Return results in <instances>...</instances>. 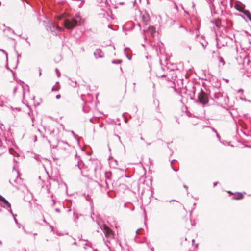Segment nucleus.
<instances>
[{
    "label": "nucleus",
    "mask_w": 251,
    "mask_h": 251,
    "mask_svg": "<svg viewBox=\"0 0 251 251\" xmlns=\"http://www.w3.org/2000/svg\"><path fill=\"white\" fill-rule=\"evenodd\" d=\"M221 84L218 82L215 86L213 91L210 92V96L212 99L217 104L220 105H228L229 98L226 94L224 95L220 91Z\"/></svg>",
    "instance_id": "f257e3e1"
},
{
    "label": "nucleus",
    "mask_w": 251,
    "mask_h": 251,
    "mask_svg": "<svg viewBox=\"0 0 251 251\" xmlns=\"http://www.w3.org/2000/svg\"><path fill=\"white\" fill-rule=\"evenodd\" d=\"M81 18L79 15H76L75 18L65 19L63 21V27L68 30H72L81 22Z\"/></svg>",
    "instance_id": "f03ea898"
},
{
    "label": "nucleus",
    "mask_w": 251,
    "mask_h": 251,
    "mask_svg": "<svg viewBox=\"0 0 251 251\" xmlns=\"http://www.w3.org/2000/svg\"><path fill=\"white\" fill-rule=\"evenodd\" d=\"M197 102L205 105L208 103L209 97L208 94L205 92L201 88H200V91L198 94Z\"/></svg>",
    "instance_id": "7ed1b4c3"
},
{
    "label": "nucleus",
    "mask_w": 251,
    "mask_h": 251,
    "mask_svg": "<svg viewBox=\"0 0 251 251\" xmlns=\"http://www.w3.org/2000/svg\"><path fill=\"white\" fill-rule=\"evenodd\" d=\"M47 29L50 31L53 34L57 35L58 32L61 31L63 29L57 25L56 24L52 22H50L47 25Z\"/></svg>",
    "instance_id": "20e7f679"
},
{
    "label": "nucleus",
    "mask_w": 251,
    "mask_h": 251,
    "mask_svg": "<svg viewBox=\"0 0 251 251\" xmlns=\"http://www.w3.org/2000/svg\"><path fill=\"white\" fill-rule=\"evenodd\" d=\"M0 205L1 206L3 207L4 208H6L8 209V211L11 213L12 216H14V214L12 212L11 208V204L8 202V201L5 199L4 197L0 195Z\"/></svg>",
    "instance_id": "39448f33"
},
{
    "label": "nucleus",
    "mask_w": 251,
    "mask_h": 251,
    "mask_svg": "<svg viewBox=\"0 0 251 251\" xmlns=\"http://www.w3.org/2000/svg\"><path fill=\"white\" fill-rule=\"evenodd\" d=\"M99 226L100 228L103 230L106 237L110 239L114 238V234L113 231L107 225L103 224L102 227Z\"/></svg>",
    "instance_id": "423d86ee"
},
{
    "label": "nucleus",
    "mask_w": 251,
    "mask_h": 251,
    "mask_svg": "<svg viewBox=\"0 0 251 251\" xmlns=\"http://www.w3.org/2000/svg\"><path fill=\"white\" fill-rule=\"evenodd\" d=\"M94 55L96 58H103L104 57V53L100 49H97L94 53Z\"/></svg>",
    "instance_id": "0eeeda50"
},
{
    "label": "nucleus",
    "mask_w": 251,
    "mask_h": 251,
    "mask_svg": "<svg viewBox=\"0 0 251 251\" xmlns=\"http://www.w3.org/2000/svg\"><path fill=\"white\" fill-rule=\"evenodd\" d=\"M86 243L83 245V248L84 250H87L88 247L92 248V243L91 241L88 240H84Z\"/></svg>",
    "instance_id": "6e6552de"
},
{
    "label": "nucleus",
    "mask_w": 251,
    "mask_h": 251,
    "mask_svg": "<svg viewBox=\"0 0 251 251\" xmlns=\"http://www.w3.org/2000/svg\"><path fill=\"white\" fill-rule=\"evenodd\" d=\"M241 12L245 15L248 19L251 22V14L248 10L243 9V11H241Z\"/></svg>",
    "instance_id": "1a4fd4ad"
},
{
    "label": "nucleus",
    "mask_w": 251,
    "mask_h": 251,
    "mask_svg": "<svg viewBox=\"0 0 251 251\" xmlns=\"http://www.w3.org/2000/svg\"><path fill=\"white\" fill-rule=\"evenodd\" d=\"M244 195L242 193L240 192H237L235 196L233 197V199L234 200H241L243 199Z\"/></svg>",
    "instance_id": "9d476101"
},
{
    "label": "nucleus",
    "mask_w": 251,
    "mask_h": 251,
    "mask_svg": "<svg viewBox=\"0 0 251 251\" xmlns=\"http://www.w3.org/2000/svg\"><path fill=\"white\" fill-rule=\"evenodd\" d=\"M148 30L150 32V34L152 37H154V34L155 33V28L152 26H149L148 27Z\"/></svg>",
    "instance_id": "9b49d317"
},
{
    "label": "nucleus",
    "mask_w": 251,
    "mask_h": 251,
    "mask_svg": "<svg viewBox=\"0 0 251 251\" xmlns=\"http://www.w3.org/2000/svg\"><path fill=\"white\" fill-rule=\"evenodd\" d=\"M142 19L143 22L147 24L149 19V16L148 15H143L142 16Z\"/></svg>",
    "instance_id": "f8f14e48"
},
{
    "label": "nucleus",
    "mask_w": 251,
    "mask_h": 251,
    "mask_svg": "<svg viewBox=\"0 0 251 251\" xmlns=\"http://www.w3.org/2000/svg\"><path fill=\"white\" fill-rule=\"evenodd\" d=\"M245 5H244L243 4H241V5L240 6H238L237 5L235 6V8H236V9L240 12H241V11H243V9H245Z\"/></svg>",
    "instance_id": "ddd939ff"
},
{
    "label": "nucleus",
    "mask_w": 251,
    "mask_h": 251,
    "mask_svg": "<svg viewBox=\"0 0 251 251\" xmlns=\"http://www.w3.org/2000/svg\"><path fill=\"white\" fill-rule=\"evenodd\" d=\"M16 53H17V59L16 61V65L15 67V69H16L17 68L18 65L19 63V58L21 57V54L20 53H19L17 50H15Z\"/></svg>",
    "instance_id": "4468645a"
},
{
    "label": "nucleus",
    "mask_w": 251,
    "mask_h": 251,
    "mask_svg": "<svg viewBox=\"0 0 251 251\" xmlns=\"http://www.w3.org/2000/svg\"><path fill=\"white\" fill-rule=\"evenodd\" d=\"M218 59L219 60V62L222 64L223 66L225 64V61H224V59L222 57H221L220 56H218Z\"/></svg>",
    "instance_id": "2eb2a0df"
},
{
    "label": "nucleus",
    "mask_w": 251,
    "mask_h": 251,
    "mask_svg": "<svg viewBox=\"0 0 251 251\" xmlns=\"http://www.w3.org/2000/svg\"><path fill=\"white\" fill-rule=\"evenodd\" d=\"M215 26L218 27L220 28L221 26V22L220 20H216L214 22Z\"/></svg>",
    "instance_id": "dca6fc26"
},
{
    "label": "nucleus",
    "mask_w": 251,
    "mask_h": 251,
    "mask_svg": "<svg viewBox=\"0 0 251 251\" xmlns=\"http://www.w3.org/2000/svg\"><path fill=\"white\" fill-rule=\"evenodd\" d=\"M122 62V60L121 59H118V60H113L112 61V63L113 64H120Z\"/></svg>",
    "instance_id": "f3484780"
},
{
    "label": "nucleus",
    "mask_w": 251,
    "mask_h": 251,
    "mask_svg": "<svg viewBox=\"0 0 251 251\" xmlns=\"http://www.w3.org/2000/svg\"><path fill=\"white\" fill-rule=\"evenodd\" d=\"M105 178H106V179L107 180H111L110 174H108L107 172H105Z\"/></svg>",
    "instance_id": "a211bd4d"
},
{
    "label": "nucleus",
    "mask_w": 251,
    "mask_h": 251,
    "mask_svg": "<svg viewBox=\"0 0 251 251\" xmlns=\"http://www.w3.org/2000/svg\"><path fill=\"white\" fill-rule=\"evenodd\" d=\"M85 199L88 201H89L90 202H92V199L91 198L90 196L89 195H87L85 196Z\"/></svg>",
    "instance_id": "6ab92c4d"
},
{
    "label": "nucleus",
    "mask_w": 251,
    "mask_h": 251,
    "mask_svg": "<svg viewBox=\"0 0 251 251\" xmlns=\"http://www.w3.org/2000/svg\"><path fill=\"white\" fill-rule=\"evenodd\" d=\"M60 89V86H53L52 89H51V91H58Z\"/></svg>",
    "instance_id": "aec40b11"
},
{
    "label": "nucleus",
    "mask_w": 251,
    "mask_h": 251,
    "mask_svg": "<svg viewBox=\"0 0 251 251\" xmlns=\"http://www.w3.org/2000/svg\"><path fill=\"white\" fill-rule=\"evenodd\" d=\"M6 30L8 31H9V32H11L13 34L16 35V33H15V31L12 28H11L10 27H7L6 28Z\"/></svg>",
    "instance_id": "412c9836"
},
{
    "label": "nucleus",
    "mask_w": 251,
    "mask_h": 251,
    "mask_svg": "<svg viewBox=\"0 0 251 251\" xmlns=\"http://www.w3.org/2000/svg\"><path fill=\"white\" fill-rule=\"evenodd\" d=\"M6 68L7 70H9L12 73L14 77L15 75H16V73L12 70H11L10 68H9V67L8 66V65L6 66Z\"/></svg>",
    "instance_id": "4be33fe9"
},
{
    "label": "nucleus",
    "mask_w": 251,
    "mask_h": 251,
    "mask_svg": "<svg viewBox=\"0 0 251 251\" xmlns=\"http://www.w3.org/2000/svg\"><path fill=\"white\" fill-rule=\"evenodd\" d=\"M0 51H2L3 53H4L6 55V60L8 61V54L3 49H0Z\"/></svg>",
    "instance_id": "5701e85b"
},
{
    "label": "nucleus",
    "mask_w": 251,
    "mask_h": 251,
    "mask_svg": "<svg viewBox=\"0 0 251 251\" xmlns=\"http://www.w3.org/2000/svg\"><path fill=\"white\" fill-rule=\"evenodd\" d=\"M191 91L193 93V95H194L195 93H196V87L193 86Z\"/></svg>",
    "instance_id": "b1692460"
},
{
    "label": "nucleus",
    "mask_w": 251,
    "mask_h": 251,
    "mask_svg": "<svg viewBox=\"0 0 251 251\" xmlns=\"http://www.w3.org/2000/svg\"><path fill=\"white\" fill-rule=\"evenodd\" d=\"M240 100H243V101H248V102H251V100H246V98H244V97H241V96L240 97Z\"/></svg>",
    "instance_id": "393cba45"
},
{
    "label": "nucleus",
    "mask_w": 251,
    "mask_h": 251,
    "mask_svg": "<svg viewBox=\"0 0 251 251\" xmlns=\"http://www.w3.org/2000/svg\"><path fill=\"white\" fill-rule=\"evenodd\" d=\"M175 160H175V159L171 161V167H172V169H173L174 171H175V172H177V171H178V170H177V169H176L175 167H173V166L172 165V162H173V161H175Z\"/></svg>",
    "instance_id": "a878e982"
},
{
    "label": "nucleus",
    "mask_w": 251,
    "mask_h": 251,
    "mask_svg": "<svg viewBox=\"0 0 251 251\" xmlns=\"http://www.w3.org/2000/svg\"><path fill=\"white\" fill-rule=\"evenodd\" d=\"M238 123L239 124H240V126H243V125H245V123L244 122V121L242 120H239L238 121Z\"/></svg>",
    "instance_id": "bb28decb"
},
{
    "label": "nucleus",
    "mask_w": 251,
    "mask_h": 251,
    "mask_svg": "<svg viewBox=\"0 0 251 251\" xmlns=\"http://www.w3.org/2000/svg\"><path fill=\"white\" fill-rule=\"evenodd\" d=\"M23 229L24 231L25 232V233H26V234H31V232L26 231L25 230V228L24 226H23Z\"/></svg>",
    "instance_id": "cd10ccee"
},
{
    "label": "nucleus",
    "mask_w": 251,
    "mask_h": 251,
    "mask_svg": "<svg viewBox=\"0 0 251 251\" xmlns=\"http://www.w3.org/2000/svg\"><path fill=\"white\" fill-rule=\"evenodd\" d=\"M201 44L202 47L204 48V49H205V48L207 45V42H205V43H203V42H201Z\"/></svg>",
    "instance_id": "c85d7f7f"
},
{
    "label": "nucleus",
    "mask_w": 251,
    "mask_h": 251,
    "mask_svg": "<svg viewBox=\"0 0 251 251\" xmlns=\"http://www.w3.org/2000/svg\"><path fill=\"white\" fill-rule=\"evenodd\" d=\"M55 71H56V73H57V75L58 77H60V75H61V74H60V73L59 72V70H58V69L56 68V69H55Z\"/></svg>",
    "instance_id": "c756f323"
},
{
    "label": "nucleus",
    "mask_w": 251,
    "mask_h": 251,
    "mask_svg": "<svg viewBox=\"0 0 251 251\" xmlns=\"http://www.w3.org/2000/svg\"><path fill=\"white\" fill-rule=\"evenodd\" d=\"M142 230V228H139L136 231V234H140V231Z\"/></svg>",
    "instance_id": "7c9ffc66"
},
{
    "label": "nucleus",
    "mask_w": 251,
    "mask_h": 251,
    "mask_svg": "<svg viewBox=\"0 0 251 251\" xmlns=\"http://www.w3.org/2000/svg\"><path fill=\"white\" fill-rule=\"evenodd\" d=\"M16 215H15V214H14V216H13V217H14V221H15V223H16L17 225H18V224H19V223H18V220H17V219L15 218V216H16Z\"/></svg>",
    "instance_id": "2f4dec72"
},
{
    "label": "nucleus",
    "mask_w": 251,
    "mask_h": 251,
    "mask_svg": "<svg viewBox=\"0 0 251 251\" xmlns=\"http://www.w3.org/2000/svg\"><path fill=\"white\" fill-rule=\"evenodd\" d=\"M78 218H79V215L78 214H76L75 215V219H74V221L75 222H76V220H77L78 219Z\"/></svg>",
    "instance_id": "473e14b6"
},
{
    "label": "nucleus",
    "mask_w": 251,
    "mask_h": 251,
    "mask_svg": "<svg viewBox=\"0 0 251 251\" xmlns=\"http://www.w3.org/2000/svg\"><path fill=\"white\" fill-rule=\"evenodd\" d=\"M17 86H15L14 88V89H13V94L14 95L16 92H17Z\"/></svg>",
    "instance_id": "72a5a7b5"
},
{
    "label": "nucleus",
    "mask_w": 251,
    "mask_h": 251,
    "mask_svg": "<svg viewBox=\"0 0 251 251\" xmlns=\"http://www.w3.org/2000/svg\"><path fill=\"white\" fill-rule=\"evenodd\" d=\"M238 93H240L241 95H243V90L242 89H239Z\"/></svg>",
    "instance_id": "f704fd0d"
},
{
    "label": "nucleus",
    "mask_w": 251,
    "mask_h": 251,
    "mask_svg": "<svg viewBox=\"0 0 251 251\" xmlns=\"http://www.w3.org/2000/svg\"><path fill=\"white\" fill-rule=\"evenodd\" d=\"M157 76L158 77H161V78H163L164 77H166V75L165 74H163L162 75H157Z\"/></svg>",
    "instance_id": "c9c22d12"
},
{
    "label": "nucleus",
    "mask_w": 251,
    "mask_h": 251,
    "mask_svg": "<svg viewBox=\"0 0 251 251\" xmlns=\"http://www.w3.org/2000/svg\"><path fill=\"white\" fill-rule=\"evenodd\" d=\"M52 203L51 206L52 207H53L55 204V201L54 200H53V199L52 200Z\"/></svg>",
    "instance_id": "e433bc0d"
},
{
    "label": "nucleus",
    "mask_w": 251,
    "mask_h": 251,
    "mask_svg": "<svg viewBox=\"0 0 251 251\" xmlns=\"http://www.w3.org/2000/svg\"><path fill=\"white\" fill-rule=\"evenodd\" d=\"M80 162L78 161V162H77V164L76 165L77 166H78V168L79 169V170H80L81 171V167L80 166Z\"/></svg>",
    "instance_id": "4c0bfd02"
},
{
    "label": "nucleus",
    "mask_w": 251,
    "mask_h": 251,
    "mask_svg": "<svg viewBox=\"0 0 251 251\" xmlns=\"http://www.w3.org/2000/svg\"><path fill=\"white\" fill-rule=\"evenodd\" d=\"M183 187L187 190V191H188V187L187 185H186L185 184H184Z\"/></svg>",
    "instance_id": "58836bf2"
},
{
    "label": "nucleus",
    "mask_w": 251,
    "mask_h": 251,
    "mask_svg": "<svg viewBox=\"0 0 251 251\" xmlns=\"http://www.w3.org/2000/svg\"><path fill=\"white\" fill-rule=\"evenodd\" d=\"M60 98H61V95H60V94L57 95L56 96V98L57 99H60Z\"/></svg>",
    "instance_id": "ea45409f"
},
{
    "label": "nucleus",
    "mask_w": 251,
    "mask_h": 251,
    "mask_svg": "<svg viewBox=\"0 0 251 251\" xmlns=\"http://www.w3.org/2000/svg\"><path fill=\"white\" fill-rule=\"evenodd\" d=\"M82 235H81V237H78L79 241H84V240H85L84 239H82Z\"/></svg>",
    "instance_id": "a19ab883"
},
{
    "label": "nucleus",
    "mask_w": 251,
    "mask_h": 251,
    "mask_svg": "<svg viewBox=\"0 0 251 251\" xmlns=\"http://www.w3.org/2000/svg\"><path fill=\"white\" fill-rule=\"evenodd\" d=\"M126 57L129 59V60H131V56H130L128 54H126Z\"/></svg>",
    "instance_id": "79ce46f5"
},
{
    "label": "nucleus",
    "mask_w": 251,
    "mask_h": 251,
    "mask_svg": "<svg viewBox=\"0 0 251 251\" xmlns=\"http://www.w3.org/2000/svg\"><path fill=\"white\" fill-rule=\"evenodd\" d=\"M216 136H217V138H218L220 140V136L219 134H218V133L217 132L216 133Z\"/></svg>",
    "instance_id": "37998d69"
},
{
    "label": "nucleus",
    "mask_w": 251,
    "mask_h": 251,
    "mask_svg": "<svg viewBox=\"0 0 251 251\" xmlns=\"http://www.w3.org/2000/svg\"><path fill=\"white\" fill-rule=\"evenodd\" d=\"M55 211L56 212H58V213H59L60 212V209L59 208H57L55 209Z\"/></svg>",
    "instance_id": "c03bdc74"
},
{
    "label": "nucleus",
    "mask_w": 251,
    "mask_h": 251,
    "mask_svg": "<svg viewBox=\"0 0 251 251\" xmlns=\"http://www.w3.org/2000/svg\"><path fill=\"white\" fill-rule=\"evenodd\" d=\"M219 183L218 182H215L213 183V186L215 187Z\"/></svg>",
    "instance_id": "a18cd8bd"
},
{
    "label": "nucleus",
    "mask_w": 251,
    "mask_h": 251,
    "mask_svg": "<svg viewBox=\"0 0 251 251\" xmlns=\"http://www.w3.org/2000/svg\"><path fill=\"white\" fill-rule=\"evenodd\" d=\"M50 227L51 229V231H53V226H50Z\"/></svg>",
    "instance_id": "49530a36"
},
{
    "label": "nucleus",
    "mask_w": 251,
    "mask_h": 251,
    "mask_svg": "<svg viewBox=\"0 0 251 251\" xmlns=\"http://www.w3.org/2000/svg\"><path fill=\"white\" fill-rule=\"evenodd\" d=\"M124 121L125 122V123H127L128 122V119L126 118H124Z\"/></svg>",
    "instance_id": "de8ad7c7"
},
{
    "label": "nucleus",
    "mask_w": 251,
    "mask_h": 251,
    "mask_svg": "<svg viewBox=\"0 0 251 251\" xmlns=\"http://www.w3.org/2000/svg\"><path fill=\"white\" fill-rule=\"evenodd\" d=\"M211 129H212V131L213 132H214L215 133L217 132V131L214 128H211Z\"/></svg>",
    "instance_id": "09e8293b"
},
{
    "label": "nucleus",
    "mask_w": 251,
    "mask_h": 251,
    "mask_svg": "<svg viewBox=\"0 0 251 251\" xmlns=\"http://www.w3.org/2000/svg\"><path fill=\"white\" fill-rule=\"evenodd\" d=\"M180 28H185V29L187 31V29H186V28H185V27H183L182 25H180Z\"/></svg>",
    "instance_id": "8fccbe9b"
},
{
    "label": "nucleus",
    "mask_w": 251,
    "mask_h": 251,
    "mask_svg": "<svg viewBox=\"0 0 251 251\" xmlns=\"http://www.w3.org/2000/svg\"><path fill=\"white\" fill-rule=\"evenodd\" d=\"M73 244H74V245H76V246H77V245H77V242H76V241H75V242L73 243Z\"/></svg>",
    "instance_id": "3c124183"
},
{
    "label": "nucleus",
    "mask_w": 251,
    "mask_h": 251,
    "mask_svg": "<svg viewBox=\"0 0 251 251\" xmlns=\"http://www.w3.org/2000/svg\"><path fill=\"white\" fill-rule=\"evenodd\" d=\"M56 84L57 85V86H60V85H59V82H58V81H57V82H56Z\"/></svg>",
    "instance_id": "603ef678"
},
{
    "label": "nucleus",
    "mask_w": 251,
    "mask_h": 251,
    "mask_svg": "<svg viewBox=\"0 0 251 251\" xmlns=\"http://www.w3.org/2000/svg\"><path fill=\"white\" fill-rule=\"evenodd\" d=\"M224 80L226 82L228 83L229 82V80L227 79H224Z\"/></svg>",
    "instance_id": "864d4df0"
},
{
    "label": "nucleus",
    "mask_w": 251,
    "mask_h": 251,
    "mask_svg": "<svg viewBox=\"0 0 251 251\" xmlns=\"http://www.w3.org/2000/svg\"><path fill=\"white\" fill-rule=\"evenodd\" d=\"M90 122H91V123H93V118H90V120H89Z\"/></svg>",
    "instance_id": "5fc2aeb1"
},
{
    "label": "nucleus",
    "mask_w": 251,
    "mask_h": 251,
    "mask_svg": "<svg viewBox=\"0 0 251 251\" xmlns=\"http://www.w3.org/2000/svg\"><path fill=\"white\" fill-rule=\"evenodd\" d=\"M41 75V69H39V75L40 76Z\"/></svg>",
    "instance_id": "6e6d98bb"
},
{
    "label": "nucleus",
    "mask_w": 251,
    "mask_h": 251,
    "mask_svg": "<svg viewBox=\"0 0 251 251\" xmlns=\"http://www.w3.org/2000/svg\"><path fill=\"white\" fill-rule=\"evenodd\" d=\"M108 27L109 28H110V29H112V28L111 26V25H108Z\"/></svg>",
    "instance_id": "4d7b16f0"
},
{
    "label": "nucleus",
    "mask_w": 251,
    "mask_h": 251,
    "mask_svg": "<svg viewBox=\"0 0 251 251\" xmlns=\"http://www.w3.org/2000/svg\"><path fill=\"white\" fill-rule=\"evenodd\" d=\"M1 146H2V142H1V140L0 139V147H1Z\"/></svg>",
    "instance_id": "13d9d810"
},
{
    "label": "nucleus",
    "mask_w": 251,
    "mask_h": 251,
    "mask_svg": "<svg viewBox=\"0 0 251 251\" xmlns=\"http://www.w3.org/2000/svg\"><path fill=\"white\" fill-rule=\"evenodd\" d=\"M93 251H98V250L96 249H93Z\"/></svg>",
    "instance_id": "bf43d9fd"
},
{
    "label": "nucleus",
    "mask_w": 251,
    "mask_h": 251,
    "mask_svg": "<svg viewBox=\"0 0 251 251\" xmlns=\"http://www.w3.org/2000/svg\"><path fill=\"white\" fill-rule=\"evenodd\" d=\"M105 183H106L107 186H108V182L107 181H105Z\"/></svg>",
    "instance_id": "052dcab7"
},
{
    "label": "nucleus",
    "mask_w": 251,
    "mask_h": 251,
    "mask_svg": "<svg viewBox=\"0 0 251 251\" xmlns=\"http://www.w3.org/2000/svg\"><path fill=\"white\" fill-rule=\"evenodd\" d=\"M22 38L25 39L26 41L27 40V38L22 37Z\"/></svg>",
    "instance_id": "680f3d73"
},
{
    "label": "nucleus",
    "mask_w": 251,
    "mask_h": 251,
    "mask_svg": "<svg viewBox=\"0 0 251 251\" xmlns=\"http://www.w3.org/2000/svg\"><path fill=\"white\" fill-rule=\"evenodd\" d=\"M2 244V242L1 240H0V245L1 246Z\"/></svg>",
    "instance_id": "e2e57ef3"
},
{
    "label": "nucleus",
    "mask_w": 251,
    "mask_h": 251,
    "mask_svg": "<svg viewBox=\"0 0 251 251\" xmlns=\"http://www.w3.org/2000/svg\"><path fill=\"white\" fill-rule=\"evenodd\" d=\"M138 25L141 28V24L140 23L138 24Z\"/></svg>",
    "instance_id": "0e129e2a"
},
{
    "label": "nucleus",
    "mask_w": 251,
    "mask_h": 251,
    "mask_svg": "<svg viewBox=\"0 0 251 251\" xmlns=\"http://www.w3.org/2000/svg\"><path fill=\"white\" fill-rule=\"evenodd\" d=\"M27 43L29 44V45H30V42L27 40L26 41Z\"/></svg>",
    "instance_id": "69168bd1"
},
{
    "label": "nucleus",
    "mask_w": 251,
    "mask_h": 251,
    "mask_svg": "<svg viewBox=\"0 0 251 251\" xmlns=\"http://www.w3.org/2000/svg\"><path fill=\"white\" fill-rule=\"evenodd\" d=\"M117 137L119 140H120V137L119 135H117Z\"/></svg>",
    "instance_id": "338daca9"
},
{
    "label": "nucleus",
    "mask_w": 251,
    "mask_h": 251,
    "mask_svg": "<svg viewBox=\"0 0 251 251\" xmlns=\"http://www.w3.org/2000/svg\"><path fill=\"white\" fill-rule=\"evenodd\" d=\"M140 139L142 140H144V139L142 137H141Z\"/></svg>",
    "instance_id": "774afa93"
}]
</instances>
